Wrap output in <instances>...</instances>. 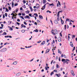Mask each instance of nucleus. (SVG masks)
<instances>
[{
	"mask_svg": "<svg viewBox=\"0 0 77 77\" xmlns=\"http://www.w3.org/2000/svg\"><path fill=\"white\" fill-rule=\"evenodd\" d=\"M7 51V49L6 48H4L0 50V52H5V51Z\"/></svg>",
	"mask_w": 77,
	"mask_h": 77,
	"instance_id": "nucleus-1",
	"label": "nucleus"
},
{
	"mask_svg": "<svg viewBox=\"0 0 77 77\" xmlns=\"http://www.w3.org/2000/svg\"><path fill=\"white\" fill-rule=\"evenodd\" d=\"M46 5H47V4H45L42 7V8H41V9H42V10H44V9H45V6H46Z\"/></svg>",
	"mask_w": 77,
	"mask_h": 77,
	"instance_id": "nucleus-2",
	"label": "nucleus"
},
{
	"mask_svg": "<svg viewBox=\"0 0 77 77\" xmlns=\"http://www.w3.org/2000/svg\"><path fill=\"white\" fill-rule=\"evenodd\" d=\"M71 72L73 76H74V75H75V74H74V71H73V70H71Z\"/></svg>",
	"mask_w": 77,
	"mask_h": 77,
	"instance_id": "nucleus-3",
	"label": "nucleus"
},
{
	"mask_svg": "<svg viewBox=\"0 0 77 77\" xmlns=\"http://www.w3.org/2000/svg\"><path fill=\"white\" fill-rule=\"evenodd\" d=\"M55 75H56L57 77H60V76H61V75L60 74H56Z\"/></svg>",
	"mask_w": 77,
	"mask_h": 77,
	"instance_id": "nucleus-4",
	"label": "nucleus"
},
{
	"mask_svg": "<svg viewBox=\"0 0 77 77\" xmlns=\"http://www.w3.org/2000/svg\"><path fill=\"white\" fill-rule=\"evenodd\" d=\"M70 46L72 47H74V45H73V44H72V42H70Z\"/></svg>",
	"mask_w": 77,
	"mask_h": 77,
	"instance_id": "nucleus-5",
	"label": "nucleus"
},
{
	"mask_svg": "<svg viewBox=\"0 0 77 77\" xmlns=\"http://www.w3.org/2000/svg\"><path fill=\"white\" fill-rule=\"evenodd\" d=\"M54 23L56 24H57V23H58V22L57 21V20H54Z\"/></svg>",
	"mask_w": 77,
	"mask_h": 77,
	"instance_id": "nucleus-6",
	"label": "nucleus"
},
{
	"mask_svg": "<svg viewBox=\"0 0 77 77\" xmlns=\"http://www.w3.org/2000/svg\"><path fill=\"white\" fill-rule=\"evenodd\" d=\"M20 75H21V73L19 72V73H17L16 74V75H17V76H20Z\"/></svg>",
	"mask_w": 77,
	"mask_h": 77,
	"instance_id": "nucleus-7",
	"label": "nucleus"
},
{
	"mask_svg": "<svg viewBox=\"0 0 77 77\" xmlns=\"http://www.w3.org/2000/svg\"><path fill=\"white\" fill-rule=\"evenodd\" d=\"M51 32L52 33L53 35H56L55 33L54 32V31L53 30H52Z\"/></svg>",
	"mask_w": 77,
	"mask_h": 77,
	"instance_id": "nucleus-8",
	"label": "nucleus"
},
{
	"mask_svg": "<svg viewBox=\"0 0 77 77\" xmlns=\"http://www.w3.org/2000/svg\"><path fill=\"white\" fill-rule=\"evenodd\" d=\"M58 41L59 42H60L61 41V38L60 37H58Z\"/></svg>",
	"mask_w": 77,
	"mask_h": 77,
	"instance_id": "nucleus-9",
	"label": "nucleus"
},
{
	"mask_svg": "<svg viewBox=\"0 0 77 77\" xmlns=\"http://www.w3.org/2000/svg\"><path fill=\"white\" fill-rule=\"evenodd\" d=\"M39 18H40L41 20H42L43 19V17H42V16L41 15H39Z\"/></svg>",
	"mask_w": 77,
	"mask_h": 77,
	"instance_id": "nucleus-10",
	"label": "nucleus"
},
{
	"mask_svg": "<svg viewBox=\"0 0 77 77\" xmlns=\"http://www.w3.org/2000/svg\"><path fill=\"white\" fill-rule=\"evenodd\" d=\"M21 26H22V27H24V28L26 27V26L23 24H22Z\"/></svg>",
	"mask_w": 77,
	"mask_h": 77,
	"instance_id": "nucleus-11",
	"label": "nucleus"
},
{
	"mask_svg": "<svg viewBox=\"0 0 77 77\" xmlns=\"http://www.w3.org/2000/svg\"><path fill=\"white\" fill-rule=\"evenodd\" d=\"M54 31L56 34H57V32H58V31L57 30V29H55Z\"/></svg>",
	"mask_w": 77,
	"mask_h": 77,
	"instance_id": "nucleus-12",
	"label": "nucleus"
},
{
	"mask_svg": "<svg viewBox=\"0 0 77 77\" xmlns=\"http://www.w3.org/2000/svg\"><path fill=\"white\" fill-rule=\"evenodd\" d=\"M50 51V49H47L46 52V53H48Z\"/></svg>",
	"mask_w": 77,
	"mask_h": 77,
	"instance_id": "nucleus-13",
	"label": "nucleus"
},
{
	"mask_svg": "<svg viewBox=\"0 0 77 77\" xmlns=\"http://www.w3.org/2000/svg\"><path fill=\"white\" fill-rule=\"evenodd\" d=\"M13 65H17V62L15 61L13 63Z\"/></svg>",
	"mask_w": 77,
	"mask_h": 77,
	"instance_id": "nucleus-14",
	"label": "nucleus"
},
{
	"mask_svg": "<svg viewBox=\"0 0 77 77\" xmlns=\"http://www.w3.org/2000/svg\"><path fill=\"white\" fill-rule=\"evenodd\" d=\"M61 21L62 24H63L64 23V21H63V20H61Z\"/></svg>",
	"mask_w": 77,
	"mask_h": 77,
	"instance_id": "nucleus-15",
	"label": "nucleus"
},
{
	"mask_svg": "<svg viewBox=\"0 0 77 77\" xmlns=\"http://www.w3.org/2000/svg\"><path fill=\"white\" fill-rule=\"evenodd\" d=\"M29 8L31 10V12H33V9L32 8V7H30Z\"/></svg>",
	"mask_w": 77,
	"mask_h": 77,
	"instance_id": "nucleus-16",
	"label": "nucleus"
},
{
	"mask_svg": "<svg viewBox=\"0 0 77 77\" xmlns=\"http://www.w3.org/2000/svg\"><path fill=\"white\" fill-rule=\"evenodd\" d=\"M34 15H35L36 16V17H38V14L36 13L34 14Z\"/></svg>",
	"mask_w": 77,
	"mask_h": 77,
	"instance_id": "nucleus-17",
	"label": "nucleus"
},
{
	"mask_svg": "<svg viewBox=\"0 0 77 77\" xmlns=\"http://www.w3.org/2000/svg\"><path fill=\"white\" fill-rule=\"evenodd\" d=\"M58 53H60V54H62V52L61 51H60L59 49H58Z\"/></svg>",
	"mask_w": 77,
	"mask_h": 77,
	"instance_id": "nucleus-18",
	"label": "nucleus"
},
{
	"mask_svg": "<svg viewBox=\"0 0 77 77\" xmlns=\"http://www.w3.org/2000/svg\"><path fill=\"white\" fill-rule=\"evenodd\" d=\"M45 41H43V42H42V45H44V44H45Z\"/></svg>",
	"mask_w": 77,
	"mask_h": 77,
	"instance_id": "nucleus-19",
	"label": "nucleus"
},
{
	"mask_svg": "<svg viewBox=\"0 0 77 77\" xmlns=\"http://www.w3.org/2000/svg\"><path fill=\"white\" fill-rule=\"evenodd\" d=\"M46 3V0H43V3L45 4Z\"/></svg>",
	"mask_w": 77,
	"mask_h": 77,
	"instance_id": "nucleus-20",
	"label": "nucleus"
},
{
	"mask_svg": "<svg viewBox=\"0 0 77 77\" xmlns=\"http://www.w3.org/2000/svg\"><path fill=\"white\" fill-rule=\"evenodd\" d=\"M53 74H54V72H51V74H50V75H53Z\"/></svg>",
	"mask_w": 77,
	"mask_h": 77,
	"instance_id": "nucleus-21",
	"label": "nucleus"
},
{
	"mask_svg": "<svg viewBox=\"0 0 77 77\" xmlns=\"http://www.w3.org/2000/svg\"><path fill=\"white\" fill-rule=\"evenodd\" d=\"M6 32H3V34H2V35H6Z\"/></svg>",
	"mask_w": 77,
	"mask_h": 77,
	"instance_id": "nucleus-22",
	"label": "nucleus"
},
{
	"mask_svg": "<svg viewBox=\"0 0 77 77\" xmlns=\"http://www.w3.org/2000/svg\"><path fill=\"white\" fill-rule=\"evenodd\" d=\"M21 32L22 33H24L25 32V30L24 29L22 30Z\"/></svg>",
	"mask_w": 77,
	"mask_h": 77,
	"instance_id": "nucleus-23",
	"label": "nucleus"
},
{
	"mask_svg": "<svg viewBox=\"0 0 77 77\" xmlns=\"http://www.w3.org/2000/svg\"><path fill=\"white\" fill-rule=\"evenodd\" d=\"M49 6H54V4H53V3L50 4H49Z\"/></svg>",
	"mask_w": 77,
	"mask_h": 77,
	"instance_id": "nucleus-24",
	"label": "nucleus"
},
{
	"mask_svg": "<svg viewBox=\"0 0 77 77\" xmlns=\"http://www.w3.org/2000/svg\"><path fill=\"white\" fill-rule=\"evenodd\" d=\"M61 60H62V62H64V61H65V60H66L65 59H63Z\"/></svg>",
	"mask_w": 77,
	"mask_h": 77,
	"instance_id": "nucleus-25",
	"label": "nucleus"
},
{
	"mask_svg": "<svg viewBox=\"0 0 77 77\" xmlns=\"http://www.w3.org/2000/svg\"><path fill=\"white\" fill-rule=\"evenodd\" d=\"M20 18H22V19H23V20H24V17L23 16H20Z\"/></svg>",
	"mask_w": 77,
	"mask_h": 77,
	"instance_id": "nucleus-26",
	"label": "nucleus"
},
{
	"mask_svg": "<svg viewBox=\"0 0 77 77\" xmlns=\"http://www.w3.org/2000/svg\"><path fill=\"white\" fill-rule=\"evenodd\" d=\"M17 5H18V3L14 4V6H17Z\"/></svg>",
	"mask_w": 77,
	"mask_h": 77,
	"instance_id": "nucleus-27",
	"label": "nucleus"
},
{
	"mask_svg": "<svg viewBox=\"0 0 77 77\" xmlns=\"http://www.w3.org/2000/svg\"><path fill=\"white\" fill-rule=\"evenodd\" d=\"M26 18H29V16H25Z\"/></svg>",
	"mask_w": 77,
	"mask_h": 77,
	"instance_id": "nucleus-28",
	"label": "nucleus"
},
{
	"mask_svg": "<svg viewBox=\"0 0 77 77\" xmlns=\"http://www.w3.org/2000/svg\"><path fill=\"white\" fill-rule=\"evenodd\" d=\"M34 32H38V30H37V29L35 30H34Z\"/></svg>",
	"mask_w": 77,
	"mask_h": 77,
	"instance_id": "nucleus-29",
	"label": "nucleus"
},
{
	"mask_svg": "<svg viewBox=\"0 0 77 77\" xmlns=\"http://www.w3.org/2000/svg\"><path fill=\"white\" fill-rule=\"evenodd\" d=\"M5 15L6 17H8V14L7 13H5Z\"/></svg>",
	"mask_w": 77,
	"mask_h": 77,
	"instance_id": "nucleus-30",
	"label": "nucleus"
},
{
	"mask_svg": "<svg viewBox=\"0 0 77 77\" xmlns=\"http://www.w3.org/2000/svg\"><path fill=\"white\" fill-rule=\"evenodd\" d=\"M58 4H59V5H60V6H61V5L60 4V2L59 1H58Z\"/></svg>",
	"mask_w": 77,
	"mask_h": 77,
	"instance_id": "nucleus-31",
	"label": "nucleus"
},
{
	"mask_svg": "<svg viewBox=\"0 0 77 77\" xmlns=\"http://www.w3.org/2000/svg\"><path fill=\"white\" fill-rule=\"evenodd\" d=\"M66 25L64 26V28H65V30H66Z\"/></svg>",
	"mask_w": 77,
	"mask_h": 77,
	"instance_id": "nucleus-32",
	"label": "nucleus"
},
{
	"mask_svg": "<svg viewBox=\"0 0 77 77\" xmlns=\"http://www.w3.org/2000/svg\"><path fill=\"white\" fill-rule=\"evenodd\" d=\"M6 11L7 12H9V10L8 9H7V8H5Z\"/></svg>",
	"mask_w": 77,
	"mask_h": 77,
	"instance_id": "nucleus-33",
	"label": "nucleus"
},
{
	"mask_svg": "<svg viewBox=\"0 0 77 77\" xmlns=\"http://www.w3.org/2000/svg\"><path fill=\"white\" fill-rule=\"evenodd\" d=\"M57 20L58 21H59V20H60V18L59 17H58L57 18Z\"/></svg>",
	"mask_w": 77,
	"mask_h": 77,
	"instance_id": "nucleus-34",
	"label": "nucleus"
},
{
	"mask_svg": "<svg viewBox=\"0 0 77 77\" xmlns=\"http://www.w3.org/2000/svg\"><path fill=\"white\" fill-rule=\"evenodd\" d=\"M12 7L13 8L14 7V2H12Z\"/></svg>",
	"mask_w": 77,
	"mask_h": 77,
	"instance_id": "nucleus-35",
	"label": "nucleus"
},
{
	"mask_svg": "<svg viewBox=\"0 0 77 77\" xmlns=\"http://www.w3.org/2000/svg\"><path fill=\"white\" fill-rule=\"evenodd\" d=\"M17 21H18V22H20V20L19 19H17Z\"/></svg>",
	"mask_w": 77,
	"mask_h": 77,
	"instance_id": "nucleus-36",
	"label": "nucleus"
},
{
	"mask_svg": "<svg viewBox=\"0 0 77 77\" xmlns=\"http://www.w3.org/2000/svg\"><path fill=\"white\" fill-rule=\"evenodd\" d=\"M54 72H57V71L56 70H54Z\"/></svg>",
	"mask_w": 77,
	"mask_h": 77,
	"instance_id": "nucleus-37",
	"label": "nucleus"
},
{
	"mask_svg": "<svg viewBox=\"0 0 77 77\" xmlns=\"http://www.w3.org/2000/svg\"><path fill=\"white\" fill-rule=\"evenodd\" d=\"M74 38H75V35H73L72 36V39H74Z\"/></svg>",
	"mask_w": 77,
	"mask_h": 77,
	"instance_id": "nucleus-38",
	"label": "nucleus"
},
{
	"mask_svg": "<svg viewBox=\"0 0 77 77\" xmlns=\"http://www.w3.org/2000/svg\"><path fill=\"white\" fill-rule=\"evenodd\" d=\"M57 68H59V65L58 64H57L56 65Z\"/></svg>",
	"mask_w": 77,
	"mask_h": 77,
	"instance_id": "nucleus-39",
	"label": "nucleus"
},
{
	"mask_svg": "<svg viewBox=\"0 0 77 77\" xmlns=\"http://www.w3.org/2000/svg\"><path fill=\"white\" fill-rule=\"evenodd\" d=\"M26 13H27L28 14H29V11L28 10L26 11Z\"/></svg>",
	"mask_w": 77,
	"mask_h": 77,
	"instance_id": "nucleus-40",
	"label": "nucleus"
},
{
	"mask_svg": "<svg viewBox=\"0 0 77 77\" xmlns=\"http://www.w3.org/2000/svg\"><path fill=\"white\" fill-rule=\"evenodd\" d=\"M33 59H34V58H33V59H31V60L30 61H29V62H32V61H33Z\"/></svg>",
	"mask_w": 77,
	"mask_h": 77,
	"instance_id": "nucleus-41",
	"label": "nucleus"
},
{
	"mask_svg": "<svg viewBox=\"0 0 77 77\" xmlns=\"http://www.w3.org/2000/svg\"><path fill=\"white\" fill-rule=\"evenodd\" d=\"M69 38H70V37H69V36L68 35V41H69Z\"/></svg>",
	"mask_w": 77,
	"mask_h": 77,
	"instance_id": "nucleus-42",
	"label": "nucleus"
},
{
	"mask_svg": "<svg viewBox=\"0 0 77 77\" xmlns=\"http://www.w3.org/2000/svg\"><path fill=\"white\" fill-rule=\"evenodd\" d=\"M50 22L52 24V25H53V22H52V21L51 20H50Z\"/></svg>",
	"mask_w": 77,
	"mask_h": 77,
	"instance_id": "nucleus-43",
	"label": "nucleus"
},
{
	"mask_svg": "<svg viewBox=\"0 0 77 77\" xmlns=\"http://www.w3.org/2000/svg\"><path fill=\"white\" fill-rule=\"evenodd\" d=\"M29 16H30V17H32V14H29Z\"/></svg>",
	"mask_w": 77,
	"mask_h": 77,
	"instance_id": "nucleus-44",
	"label": "nucleus"
},
{
	"mask_svg": "<svg viewBox=\"0 0 77 77\" xmlns=\"http://www.w3.org/2000/svg\"><path fill=\"white\" fill-rule=\"evenodd\" d=\"M13 15V16L14 17H15V16H14V14L13 13H12L11 14V15Z\"/></svg>",
	"mask_w": 77,
	"mask_h": 77,
	"instance_id": "nucleus-45",
	"label": "nucleus"
},
{
	"mask_svg": "<svg viewBox=\"0 0 77 77\" xmlns=\"http://www.w3.org/2000/svg\"><path fill=\"white\" fill-rule=\"evenodd\" d=\"M37 23H40V21L39 20H37Z\"/></svg>",
	"mask_w": 77,
	"mask_h": 77,
	"instance_id": "nucleus-46",
	"label": "nucleus"
},
{
	"mask_svg": "<svg viewBox=\"0 0 77 77\" xmlns=\"http://www.w3.org/2000/svg\"><path fill=\"white\" fill-rule=\"evenodd\" d=\"M59 13L58 12V14L57 15V16L58 17H59Z\"/></svg>",
	"mask_w": 77,
	"mask_h": 77,
	"instance_id": "nucleus-47",
	"label": "nucleus"
},
{
	"mask_svg": "<svg viewBox=\"0 0 77 77\" xmlns=\"http://www.w3.org/2000/svg\"><path fill=\"white\" fill-rule=\"evenodd\" d=\"M20 49L21 50H24V49H25V48H20Z\"/></svg>",
	"mask_w": 77,
	"mask_h": 77,
	"instance_id": "nucleus-48",
	"label": "nucleus"
},
{
	"mask_svg": "<svg viewBox=\"0 0 77 77\" xmlns=\"http://www.w3.org/2000/svg\"><path fill=\"white\" fill-rule=\"evenodd\" d=\"M10 30H11V31L13 30V29H12V28H11V27H10Z\"/></svg>",
	"mask_w": 77,
	"mask_h": 77,
	"instance_id": "nucleus-49",
	"label": "nucleus"
},
{
	"mask_svg": "<svg viewBox=\"0 0 77 77\" xmlns=\"http://www.w3.org/2000/svg\"><path fill=\"white\" fill-rule=\"evenodd\" d=\"M24 24L25 25H27V23L25 22H24Z\"/></svg>",
	"mask_w": 77,
	"mask_h": 77,
	"instance_id": "nucleus-50",
	"label": "nucleus"
},
{
	"mask_svg": "<svg viewBox=\"0 0 77 77\" xmlns=\"http://www.w3.org/2000/svg\"><path fill=\"white\" fill-rule=\"evenodd\" d=\"M69 21V19H68V18L66 19V21Z\"/></svg>",
	"mask_w": 77,
	"mask_h": 77,
	"instance_id": "nucleus-51",
	"label": "nucleus"
},
{
	"mask_svg": "<svg viewBox=\"0 0 77 77\" xmlns=\"http://www.w3.org/2000/svg\"><path fill=\"white\" fill-rule=\"evenodd\" d=\"M63 11H59L58 12V13H59V14H60V12H62Z\"/></svg>",
	"mask_w": 77,
	"mask_h": 77,
	"instance_id": "nucleus-52",
	"label": "nucleus"
},
{
	"mask_svg": "<svg viewBox=\"0 0 77 77\" xmlns=\"http://www.w3.org/2000/svg\"><path fill=\"white\" fill-rule=\"evenodd\" d=\"M8 8H9V10H11V7L9 6L8 7Z\"/></svg>",
	"mask_w": 77,
	"mask_h": 77,
	"instance_id": "nucleus-53",
	"label": "nucleus"
},
{
	"mask_svg": "<svg viewBox=\"0 0 77 77\" xmlns=\"http://www.w3.org/2000/svg\"><path fill=\"white\" fill-rule=\"evenodd\" d=\"M60 36H62V33L61 32H60Z\"/></svg>",
	"mask_w": 77,
	"mask_h": 77,
	"instance_id": "nucleus-54",
	"label": "nucleus"
},
{
	"mask_svg": "<svg viewBox=\"0 0 77 77\" xmlns=\"http://www.w3.org/2000/svg\"><path fill=\"white\" fill-rule=\"evenodd\" d=\"M33 10H34V11H35V12H36V9H34Z\"/></svg>",
	"mask_w": 77,
	"mask_h": 77,
	"instance_id": "nucleus-55",
	"label": "nucleus"
},
{
	"mask_svg": "<svg viewBox=\"0 0 77 77\" xmlns=\"http://www.w3.org/2000/svg\"><path fill=\"white\" fill-rule=\"evenodd\" d=\"M18 15H20V16L21 15V14L20 13H18Z\"/></svg>",
	"mask_w": 77,
	"mask_h": 77,
	"instance_id": "nucleus-56",
	"label": "nucleus"
},
{
	"mask_svg": "<svg viewBox=\"0 0 77 77\" xmlns=\"http://www.w3.org/2000/svg\"><path fill=\"white\" fill-rule=\"evenodd\" d=\"M17 25H20V23L18 22H17Z\"/></svg>",
	"mask_w": 77,
	"mask_h": 77,
	"instance_id": "nucleus-57",
	"label": "nucleus"
},
{
	"mask_svg": "<svg viewBox=\"0 0 77 77\" xmlns=\"http://www.w3.org/2000/svg\"><path fill=\"white\" fill-rule=\"evenodd\" d=\"M1 26L2 27H3V26H4L3 24H1Z\"/></svg>",
	"mask_w": 77,
	"mask_h": 77,
	"instance_id": "nucleus-58",
	"label": "nucleus"
},
{
	"mask_svg": "<svg viewBox=\"0 0 77 77\" xmlns=\"http://www.w3.org/2000/svg\"><path fill=\"white\" fill-rule=\"evenodd\" d=\"M45 69L46 70H48V69L47 68V67H45Z\"/></svg>",
	"mask_w": 77,
	"mask_h": 77,
	"instance_id": "nucleus-59",
	"label": "nucleus"
},
{
	"mask_svg": "<svg viewBox=\"0 0 77 77\" xmlns=\"http://www.w3.org/2000/svg\"><path fill=\"white\" fill-rule=\"evenodd\" d=\"M5 38H9V36L8 35L7 36H5Z\"/></svg>",
	"mask_w": 77,
	"mask_h": 77,
	"instance_id": "nucleus-60",
	"label": "nucleus"
},
{
	"mask_svg": "<svg viewBox=\"0 0 77 77\" xmlns=\"http://www.w3.org/2000/svg\"><path fill=\"white\" fill-rule=\"evenodd\" d=\"M61 57H63V54H61Z\"/></svg>",
	"mask_w": 77,
	"mask_h": 77,
	"instance_id": "nucleus-61",
	"label": "nucleus"
},
{
	"mask_svg": "<svg viewBox=\"0 0 77 77\" xmlns=\"http://www.w3.org/2000/svg\"><path fill=\"white\" fill-rule=\"evenodd\" d=\"M34 24H35V25L37 26V23L36 22H35Z\"/></svg>",
	"mask_w": 77,
	"mask_h": 77,
	"instance_id": "nucleus-62",
	"label": "nucleus"
},
{
	"mask_svg": "<svg viewBox=\"0 0 77 77\" xmlns=\"http://www.w3.org/2000/svg\"><path fill=\"white\" fill-rule=\"evenodd\" d=\"M18 8H17L16 9V12H18Z\"/></svg>",
	"mask_w": 77,
	"mask_h": 77,
	"instance_id": "nucleus-63",
	"label": "nucleus"
},
{
	"mask_svg": "<svg viewBox=\"0 0 77 77\" xmlns=\"http://www.w3.org/2000/svg\"><path fill=\"white\" fill-rule=\"evenodd\" d=\"M41 42V41H39L38 42H37V43H40V42Z\"/></svg>",
	"mask_w": 77,
	"mask_h": 77,
	"instance_id": "nucleus-64",
	"label": "nucleus"
}]
</instances>
